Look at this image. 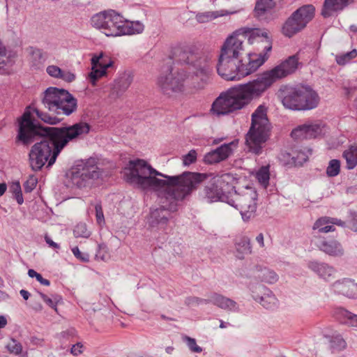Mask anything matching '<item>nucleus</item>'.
<instances>
[{
  "label": "nucleus",
  "instance_id": "nucleus-1",
  "mask_svg": "<svg viewBox=\"0 0 357 357\" xmlns=\"http://www.w3.org/2000/svg\"><path fill=\"white\" fill-rule=\"evenodd\" d=\"M126 181L137 188L156 195L171 203L183 200L206 180L201 196L207 202H228L230 195L224 193L205 174L185 172L176 176L162 174L141 159L130 160L123 170Z\"/></svg>",
  "mask_w": 357,
  "mask_h": 357
},
{
  "label": "nucleus",
  "instance_id": "nucleus-2",
  "mask_svg": "<svg viewBox=\"0 0 357 357\" xmlns=\"http://www.w3.org/2000/svg\"><path fill=\"white\" fill-rule=\"evenodd\" d=\"M33 113L43 121L50 125L59 123L61 119L29 106L20 119L17 135L19 141L24 144H29L36 137H43L40 142L31 147L29 155L30 166L35 172L40 170L46 162L47 167H51L70 141L86 135L90 131L91 126L86 122L60 128L43 127L35 121Z\"/></svg>",
  "mask_w": 357,
  "mask_h": 357
},
{
  "label": "nucleus",
  "instance_id": "nucleus-3",
  "mask_svg": "<svg viewBox=\"0 0 357 357\" xmlns=\"http://www.w3.org/2000/svg\"><path fill=\"white\" fill-rule=\"evenodd\" d=\"M297 55L257 76L252 80L238 84L222 93L213 102L211 112L217 116L227 115L247 107L253 100L261 98L276 82L296 71L299 65Z\"/></svg>",
  "mask_w": 357,
  "mask_h": 357
},
{
  "label": "nucleus",
  "instance_id": "nucleus-4",
  "mask_svg": "<svg viewBox=\"0 0 357 357\" xmlns=\"http://www.w3.org/2000/svg\"><path fill=\"white\" fill-rule=\"evenodd\" d=\"M267 59L266 53L248 54L245 58L219 56L217 72L225 80H240L255 73Z\"/></svg>",
  "mask_w": 357,
  "mask_h": 357
},
{
  "label": "nucleus",
  "instance_id": "nucleus-5",
  "mask_svg": "<svg viewBox=\"0 0 357 357\" xmlns=\"http://www.w3.org/2000/svg\"><path fill=\"white\" fill-rule=\"evenodd\" d=\"M267 114L268 107L264 104L259 105L251 115V126L245 135L248 151L256 155L261 153L269 137L271 126Z\"/></svg>",
  "mask_w": 357,
  "mask_h": 357
},
{
  "label": "nucleus",
  "instance_id": "nucleus-6",
  "mask_svg": "<svg viewBox=\"0 0 357 357\" xmlns=\"http://www.w3.org/2000/svg\"><path fill=\"white\" fill-rule=\"evenodd\" d=\"M280 96L284 107L291 110H310L319 102L318 93L310 86L285 87Z\"/></svg>",
  "mask_w": 357,
  "mask_h": 357
},
{
  "label": "nucleus",
  "instance_id": "nucleus-7",
  "mask_svg": "<svg viewBox=\"0 0 357 357\" xmlns=\"http://www.w3.org/2000/svg\"><path fill=\"white\" fill-rule=\"evenodd\" d=\"M181 60L191 65L195 70L196 79L199 78L200 79L194 87L196 89H204L207 84L212 72L211 56L208 53L198 52L195 46L190 45L185 47L181 54Z\"/></svg>",
  "mask_w": 357,
  "mask_h": 357
},
{
  "label": "nucleus",
  "instance_id": "nucleus-8",
  "mask_svg": "<svg viewBox=\"0 0 357 357\" xmlns=\"http://www.w3.org/2000/svg\"><path fill=\"white\" fill-rule=\"evenodd\" d=\"M45 107L57 114L70 115L77 108V99L67 90L49 87L42 100Z\"/></svg>",
  "mask_w": 357,
  "mask_h": 357
},
{
  "label": "nucleus",
  "instance_id": "nucleus-9",
  "mask_svg": "<svg viewBox=\"0 0 357 357\" xmlns=\"http://www.w3.org/2000/svg\"><path fill=\"white\" fill-rule=\"evenodd\" d=\"M100 175L98 160L91 157L76 162L72 168L70 179L74 185L82 188L92 185Z\"/></svg>",
  "mask_w": 357,
  "mask_h": 357
},
{
  "label": "nucleus",
  "instance_id": "nucleus-10",
  "mask_svg": "<svg viewBox=\"0 0 357 357\" xmlns=\"http://www.w3.org/2000/svg\"><path fill=\"white\" fill-rule=\"evenodd\" d=\"M106 20L108 21L107 36H121L141 33L144 26L139 21H128L116 10H106Z\"/></svg>",
  "mask_w": 357,
  "mask_h": 357
},
{
  "label": "nucleus",
  "instance_id": "nucleus-11",
  "mask_svg": "<svg viewBox=\"0 0 357 357\" xmlns=\"http://www.w3.org/2000/svg\"><path fill=\"white\" fill-rule=\"evenodd\" d=\"M312 5H305L295 10L284 22L282 32L289 38L303 29L314 16Z\"/></svg>",
  "mask_w": 357,
  "mask_h": 357
},
{
  "label": "nucleus",
  "instance_id": "nucleus-12",
  "mask_svg": "<svg viewBox=\"0 0 357 357\" xmlns=\"http://www.w3.org/2000/svg\"><path fill=\"white\" fill-rule=\"evenodd\" d=\"M228 200V204L240 211L244 221L254 217L257 210V193L252 188H247L243 194H238L234 190Z\"/></svg>",
  "mask_w": 357,
  "mask_h": 357
},
{
  "label": "nucleus",
  "instance_id": "nucleus-13",
  "mask_svg": "<svg viewBox=\"0 0 357 357\" xmlns=\"http://www.w3.org/2000/svg\"><path fill=\"white\" fill-rule=\"evenodd\" d=\"M185 74L184 72H177L161 75L158 79V85L163 93L171 96L174 93L182 92L184 89Z\"/></svg>",
  "mask_w": 357,
  "mask_h": 357
},
{
  "label": "nucleus",
  "instance_id": "nucleus-14",
  "mask_svg": "<svg viewBox=\"0 0 357 357\" xmlns=\"http://www.w3.org/2000/svg\"><path fill=\"white\" fill-rule=\"evenodd\" d=\"M238 31L242 32V37H248V41L251 45L263 43L264 50L259 54L266 53L268 56V52L272 50V38L268 29L243 28Z\"/></svg>",
  "mask_w": 357,
  "mask_h": 357
},
{
  "label": "nucleus",
  "instance_id": "nucleus-15",
  "mask_svg": "<svg viewBox=\"0 0 357 357\" xmlns=\"http://www.w3.org/2000/svg\"><path fill=\"white\" fill-rule=\"evenodd\" d=\"M172 218L171 211L164 206L151 208L146 218L149 228L155 231H165Z\"/></svg>",
  "mask_w": 357,
  "mask_h": 357
},
{
  "label": "nucleus",
  "instance_id": "nucleus-16",
  "mask_svg": "<svg viewBox=\"0 0 357 357\" xmlns=\"http://www.w3.org/2000/svg\"><path fill=\"white\" fill-rule=\"evenodd\" d=\"M238 141L234 140L229 143L223 144L217 149L207 153L204 160L207 164H215L227 160L236 149Z\"/></svg>",
  "mask_w": 357,
  "mask_h": 357
},
{
  "label": "nucleus",
  "instance_id": "nucleus-17",
  "mask_svg": "<svg viewBox=\"0 0 357 357\" xmlns=\"http://www.w3.org/2000/svg\"><path fill=\"white\" fill-rule=\"evenodd\" d=\"M315 237V245L318 249L333 257H341L344 255V250L340 241L334 238Z\"/></svg>",
  "mask_w": 357,
  "mask_h": 357
},
{
  "label": "nucleus",
  "instance_id": "nucleus-18",
  "mask_svg": "<svg viewBox=\"0 0 357 357\" xmlns=\"http://www.w3.org/2000/svg\"><path fill=\"white\" fill-rule=\"evenodd\" d=\"M113 62L108 56L101 52L98 55H93L91 58L92 71L89 74V79L93 85L96 84L97 79L106 74V70L112 66Z\"/></svg>",
  "mask_w": 357,
  "mask_h": 357
},
{
  "label": "nucleus",
  "instance_id": "nucleus-19",
  "mask_svg": "<svg viewBox=\"0 0 357 357\" xmlns=\"http://www.w3.org/2000/svg\"><path fill=\"white\" fill-rule=\"evenodd\" d=\"M243 40L236 35L229 37L221 47L220 57L240 58L243 49Z\"/></svg>",
  "mask_w": 357,
  "mask_h": 357
},
{
  "label": "nucleus",
  "instance_id": "nucleus-20",
  "mask_svg": "<svg viewBox=\"0 0 357 357\" xmlns=\"http://www.w3.org/2000/svg\"><path fill=\"white\" fill-rule=\"evenodd\" d=\"M333 291L337 294L350 298H357V284L349 278H343L333 282L331 286Z\"/></svg>",
  "mask_w": 357,
  "mask_h": 357
},
{
  "label": "nucleus",
  "instance_id": "nucleus-21",
  "mask_svg": "<svg viewBox=\"0 0 357 357\" xmlns=\"http://www.w3.org/2000/svg\"><path fill=\"white\" fill-rule=\"evenodd\" d=\"M307 266L321 278L326 281L333 280L336 273V270L333 266L324 262L312 261L308 263Z\"/></svg>",
  "mask_w": 357,
  "mask_h": 357
},
{
  "label": "nucleus",
  "instance_id": "nucleus-22",
  "mask_svg": "<svg viewBox=\"0 0 357 357\" xmlns=\"http://www.w3.org/2000/svg\"><path fill=\"white\" fill-rule=\"evenodd\" d=\"M210 178L218 188L222 189V191H224V193L229 195L233 194L231 191H234V184L235 183L236 178L232 174H218Z\"/></svg>",
  "mask_w": 357,
  "mask_h": 357
},
{
  "label": "nucleus",
  "instance_id": "nucleus-23",
  "mask_svg": "<svg viewBox=\"0 0 357 357\" xmlns=\"http://www.w3.org/2000/svg\"><path fill=\"white\" fill-rule=\"evenodd\" d=\"M354 0H325L321 10V15L324 17L331 16L334 13L342 10Z\"/></svg>",
  "mask_w": 357,
  "mask_h": 357
},
{
  "label": "nucleus",
  "instance_id": "nucleus-24",
  "mask_svg": "<svg viewBox=\"0 0 357 357\" xmlns=\"http://www.w3.org/2000/svg\"><path fill=\"white\" fill-rule=\"evenodd\" d=\"M209 303H213L218 307L227 310L238 309L236 301L217 293H212L209 295Z\"/></svg>",
  "mask_w": 357,
  "mask_h": 357
},
{
  "label": "nucleus",
  "instance_id": "nucleus-25",
  "mask_svg": "<svg viewBox=\"0 0 357 357\" xmlns=\"http://www.w3.org/2000/svg\"><path fill=\"white\" fill-rule=\"evenodd\" d=\"M276 0H257L255 13L259 20L266 18V15L275 6Z\"/></svg>",
  "mask_w": 357,
  "mask_h": 357
},
{
  "label": "nucleus",
  "instance_id": "nucleus-26",
  "mask_svg": "<svg viewBox=\"0 0 357 357\" xmlns=\"http://www.w3.org/2000/svg\"><path fill=\"white\" fill-rule=\"evenodd\" d=\"M256 276L261 281L268 284H274L278 280L276 273L266 267L257 266L255 267Z\"/></svg>",
  "mask_w": 357,
  "mask_h": 357
},
{
  "label": "nucleus",
  "instance_id": "nucleus-27",
  "mask_svg": "<svg viewBox=\"0 0 357 357\" xmlns=\"http://www.w3.org/2000/svg\"><path fill=\"white\" fill-rule=\"evenodd\" d=\"M132 79L130 76L125 75L115 81L112 89V94L116 97H120L129 88Z\"/></svg>",
  "mask_w": 357,
  "mask_h": 357
},
{
  "label": "nucleus",
  "instance_id": "nucleus-28",
  "mask_svg": "<svg viewBox=\"0 0 357 357\" xmlns=\"http://www.w3.org/2000/svg\"><path fill=\"white\" fill-rule=\"evenodd\" d=\"M106 10L99 12L93 15L90 20L91 25L106 35L107 29L108 21L106 20Z\"/></svg>",
  "mask_w": 357,
  "mask_h": 357
},
{
  "label": "nucleus",
  "instance_id": "nucleus-29",
  "mask_svg": "<svg viewBox=\"0 0 357 357\" xmlns=\"http://www.w3.org/2000/svg\"><path fill=\"white\" fill-rule=\"evenodd\" d=\"M29 61L32 68L39 69L43 66L45 61V57L41 50L31 47L29 52Z\"/></svg>",
  "mask_w": 357,
  "mask_h": 357
},
{
  "label": "nucleus",
  "instance_id": "nucleus-30",
  "mask_svg": "<svg viewBox=\"0 0 357 357\" xmlns=\"http://www.w3.org/2000/svg\"><path fill=\"white\" fill-rule=\"evenodd\" d=\"M338 319L342 324L349 327L357 328V314H355L345 309L338 310Z\"/></svg>",
  "mask_w": 357,
  "mask_h": 357
},
{
  "label": "nucleus",
  "instance_id": "nucleus-31",
  "mask_svg": "<svg viewBox=\"0 0 357 357\" xmlns=\"http://www.w3.org/2000/svg\"><path fill=\"white\" fill-rule=\"evenodd\" d=\"M253 298L255 301H259L261 305L266 309L273 310L277 307L278 300L275 295L269 291L267 294H264L261 296H255Z\"/></svg>",
  "mask_w": 357,
  "mask_h": 357
},
{
  "label": "nucleus",
  "instance_id": "nucleus-32",
  "mask_svg": "<svg viewBox=\"0 0 357 357\" xmlns=\"http://www.w3.org/2000/svg\"><path fill=\"white\" fill-rule=\"evenodd\" d=\"M342 156L346 160L347 168L348 169H354L357 165V144L345 150Z\"/></svg>",
  "mask_w": 357,
  "mask_h": 357
},
{
  "label": "nucleus",
  "instance_id": "nucleus-33",
  "mask_svg": "<svg viewBox=\"0 0 357 357\" xmlns=\"http://www.w3.org/2000/svg\"><path fill=\"white\" fill-rule=\"evenodd\" d=\"M236 249L238 253V258L242 259L245 255L250 254V240L247 236L241 237L236 243Z\"/></svg>",
  "mask_w": 357,
  "mask_h": 357
},
{
  "label": "nucleus",
  "instance_id": "nucleus-34",
  "mask_svg": "<svg viewBox=\"0 0 357 357\" xmlns=\"http://www.w3.org/2000/svg\"><path fill=\"white\" fill-rule=\"evenodd\" d=\"M227 14L225 10L208 11L197 14L196 19L199 23H206L218 17L225 16Z\"/></svg>",
  "mask_w": 357,
  "mask_h": 357
},
{
  "label": "nucleus",
  "instance_id": "nucleus-35",
  "mask_svg": "<svg viewBox=\"0 0 357 357\" xmlns=\"http://www.w3.org/2000/svg\"><path fill=\"white\" fill-rule=\"evenodd\" d=\"M328 337L329 338L330 348L333 351H342L347 347V342L340 335L337 334Z\"/></svg>",
  "mask_w": 357,
  "mask_h": 357
},
{
  "label": "nucleus",
  "instance_id": "nucleus-36",
  "mask_svg": "<svg viewBox=\"0 0 357 357\" xmlns=\"http://www.w3.org/2000/svg\"><path fill=\"white\" fill-rule=\"evenodd\" d=\"M256 177L259 183L264 187L267 188L269 184L270 172L269 166H263L257 172Z\"/></svg>",
  "mask_w": 357,
  "mask_h": 357
},
{
  "label": "nucleus",
  "instance_id": "nucleus-37",
  "mask_svg": "<svg viewBox=\"0 0 357 357\" xmlns=\"http://www.w3.org/2000/svg\"><path fill=\"white\" fill-rule=\"evenodd\" d=\"M357 56V50L356 49L352 50L347 53L337 54L335 56V61L338 65L344 66L352 59Z\"/></svg>",
  "mask_w": 357,
  "mask_h": 357
},
{
  "label": "nucleus",
  "instance_id": "nucleus-38",
  "mask_svg": "<svg viewBox=\"0 0 357 357\" xmlns=\"http://www.w3.org/2000/svg\"><path fill=\"white\" fill-rule=\"evenodd\" d=\"M340 172V161L337 159L331 160L326 168V174L328 177L337 176Z\"/></svg>",
  "mask_w": 357,
  "mask_h": 357
},
{
  "label": "nucleus",
  "instance_id": "nucleus-39",
  "mask_svg": "<svg viewBox=\"0 0 357 357\" xmlns=\"http://www.w3.org/2000/svg\"><path fill=\"white\" fill-rule=\"evenodd\" d=\"M322 132V128L318 123L306 124L307 139L316 138Z\"/></svg>",
  "mask_w": 357,
  "mask_h": 357
},
{
  "label": "nucleus",
  "instance_id": "nucleus-40",
  "mask_svg": "<svg viewBox=\"0 0 357 357\" xmlns=\"http://www.w3.org/2000/svg\"><path fill=\"white\" fill-rule=\"evenodd\" d=\"M10 190L15 198L18 204H22L24 199L22 196L21 185L19 181L13 182L10 187Z\"/></svg>",
  "mask_w": 357,
  "mask_h": 357
},
{
  "label": "nucleus",
  "instance_id": "nucleus-41",
  "mask_svg": "<svg viewBox=\"0 0 357 357\" xmlns=\"http://www.w3.org/2000/svg\"><path fill=\"white\" fill-rule=\"evenodd\" d=\"M74 236L76 238H88L90 236L91 233L87 229V227L85 223H79L77 224L74 230H73Z\"/></svg>",
  "mask_w": 357,
  "mask_h": 357
},
{
  "label": "nucleus",
  "instance_id": "nucleus-42",
  "mask_svg": "<svg viewBox=\"0 0 357 357\" xmlns=\"http://www.w3.org/2000/svg\"><path fill=\"white\" fill-rule=\"evenodd\" d=\"M6 348L10 354L19 355L22 351V345L14 338H11L6 345Z\"/></svg>",
  "mask_w": 357,
  "mask_h": 357
},
{
  "label": "nucleus",
  "instance_id": "nucleus-43",
  "mask_svg": "<svg viewBox=\"0 0 357 357\" xmlns=\"http://www.w3.org/2000/svg\"><path fill=\"white\" fill-rule=\"evenodd\" d=\"M306 124L301 125L294 128L291 132V136L295 139L301 140L307 139Z\"/></svg>",
  "mask_w": 357,
  "mask_h": 357
},
{
  "label": "nucleus",
  "instance_id": "nucleus-44",
  "mask_svg": "<svg viewBox=\"0 0 357 357\" xmlns=\"http://www.w3.org/2000/svg\"><path fill=\"white\" fill-rule=\"evenodd\" d=\"M185 303L188 306H197L202 304H208L209 297L206 299L201 298L196 296H190L186 298Z\"/></svg>",
  "mask_w": 357,
  "mask_h": 357
},
{
  "label": "nucleus",
  "instance_id": "nucleus-45",
  "mask_svg": "<svg viewBox=\"0 0 357 357\" xmlns=\"http://www.w3.org/2000/svg\"><path fill=\"white\" fill-rule=\"evenodd\" d=\"M183 341L186 343L192 352L201 353L202 351V348L197 344L196 340L195 338L185 336L183 337Z\"/></svg>",
  "mask_w": 357,
  "mask_h": 357
},
{
  "label": "nucleus",
  "instance_id": "nucleus-46",
  "mask_svg": "<svg viewBox=\"0 0 357 357\" xmlns=\"http://www.w3.org/2000/svg\"><path fill=\"white\" fill-rule=\"evenodd\" d=\"M197 160V152L195 150H190L188 153L183 156V163L185 166L190 165Z\"/></svg>",
  "mask_w": 357,
  "mask_h": 357
},
{
  "label": "nucleus",
  "instance_id": "nucleus-47",
  "mask_svg": "<svg viewBox=\"0 0 357 357\" xmlns=\"http://www.w3.org/2000/svg\"><path fill=\"white\" fill-rule=\"evenodd\" d=\"M37 178L34 176H31L24 183V189L26 192H31L36 186Z\"/></svg>",
  "mask_w": 357,
  "mask_h": 357
},
{
  "label": "nucleus",
  "instance_id": "nucleus-48",
  "mask_svg": "<svg viewBox=\"0 0 357 357\" xmlns=\"http://www.w3.org/2000/svg\"><path fill=\"white\" fill-rule=\"evenodd\" d=\"M72 252L74 256L82 262H88L89 261V255L85 252H82L79 248L75 246L72 248Z\"/></svg>",
  "mask_w": 357,
  "mask_h": 357
},
{
  "label": "nucleus",
  "instance_id": "nucleus-49",
  "mask_svg": "<svg viewBox=\"0 0 357 357\" xmlns=\"http://www.w3.org/2000/svg\"><path fill=\"white\" fill-rule=\"evenodd\" d=\"M96 210V217L97 223L99 225H102L105 224V217L103 214L102 208L100 204H96L95 206Z\"/></svg>",
  "mask_w": 357,
  "mask_h": 357
},
{
  "label": "nucleus",
  "instance_id": "nucleus-50",
  "mask_svg": "<svg viewBox=\"0 0 357 357\" xmlns=\"http://www.w3.org/2000/svg\"><path fill=\"white\" fill-rule=\"evenodd\" d=\"M96 257L102 261H106L108 259L109 255L107 252V248L105 245L102 244L98 245V250Z\"/></svg>",
  "mask_w": 357,
  "mask_h": 357
},
{
  "label": "nucleus",
  "instance_id": "nucleus-51",
  "mask_svg": "<svg viewBox=\"0 0 357 357\" xmlns=\"http://www.w3.org/2000/svg\"><path fill=\"white\" fill-rule=\"evenodd\" d=\"M329 224V220L328 217L324 216L319 218L316 220V222L314 223V225L312 227V229L314 231H317V233L320 230L321 227H324L326 225Z\"/></svg>",
  "mask_w": 357,
  "mask_h": 357
},
{
  "label": "nucleus",
  "instance_id": "nucleus-52",
  "mask_svg": "<svg viewBox=\"0 0 357 357\" xmlns=\"http://www.w3.org/2000/svg\"><path fill=\"white\" fill-rule=\"evenodd\" d=\"M349 227L354 231L357 232V213L355 211H349Z\"/></svg>",
  "mask_w": 357,
  "mask_h": 357
},
{
  "label": "nucleus",
  "instance_id": "nucleus-53",
  "mask_svg": "<svg viewBox=\"0 0 357 357\" xmlns=\"http://www.w3.org/2000/svg\"><path fill=\"white\" fill-rule=\"evenodd\" d=\"M46 70L50 76L55 78H59L61 73H62V70L59 67L54 65L49 66Z\"/></svg>",
  "mask_w": 357,
  "mask_h": 357
},
{
  "label": "nucleus",
  "instance_id": "nucleus-54",
  "mask_svg": "<svg viewBox=\"0 0 357 357\" xmlns=\"http://www.w3.org/2000/svg\"><path fill=\"white\" fill-rule=\"evenodd\" d=\"M39 294L41 297V298L43 300L44 302H45L50 307L54 308L55 310H56V302L55 301L57 299L58 296L54 297V300L48 298L45 294L43 293L39 292Z\"/></svg>",
  "mask_w": 357,
  "mask_h": 357
},
{
  "label": "nucleus",
  "instance_id": "nucleus-55",
  "mask_svg": "<svg viewBox=\"0 0 357 357\" xmlns=\"http://www.w3.org/2000/svg\"><path fill=\"white\" fill-rule=\"evenodd\" d=\"M75 78V75L69 71H63L62 73H61L59 79H61L66 82H73Z\"/></svg>",
  "mask_w": 357,
  "mask_h": 357
},
{
  "label": "nucleus",
  "instance_id": "nucleus-56",
  "mask_svg": "<svg viewBox=\"0 0 357 357\" xmlns=\"http://www.w3.org/2000/svg\"><path fill=\"white\" fill-rule=\"evenodd\" d=\"M329 224L336 225L342 227H346L347 223L344 221L335 218L328 217Z\"/></svg>",
  "mask_w": 357,
  "mask_h": 357
},
{
  "label": "nucleus",
  "instance_id": "nucleus-57",
  "mask_svg": "<svg viewBox=\"0 0 357 357\" xmlns=\"http://www.w3.org/2000/svg\"><path fill=\"white\" fill-rule=\"evenodd\" d=\"M83 345L81 343L74 344L71 348V354L74 356H77L82 353V348Z\"/></svg>",
  "mask_w": 357,
  "mask_h": 357
},
{
  "label": "nucleus",
  "instance_id": "nucleus-58",
  "mask_svg": "<svg viewBox=\"0 0 357 357\" xmlns=\"http://www.w3.org/2000/svg\"><path fill=\"white\" fill-rule=\"evenodd\" d=\"M45 241L47 243V244L49 245L50 247H52L54 249H59L60 248L59 245L56 243L54 242L49 236H45Z\"/></svg>",
  "mask_w": 357,
  "mask_h": 357
},
{
  "label": "nucleus",
  "instance_id": "nucleus-59",
  "mask_svg": "<svg viewBox=\"0 0 357 357\" xmlns=\"http://www.w3.org/2000/svg\"><path fill=\"white\" fill-rule=\"evenodd\" d=\"M335 230L333 225H326L324 227H321L317 234L328 233L329 231H334Z\"/></svg>",
  "mask_w": 357,
  "mask_h": 357
},
{
  "label": "nucleus",
  "instance_id": "nucleus-60",
  "mask_svg": "<svg viewBox=\"0 0 357 357\" xmlns=\"http://www.w3.org/2000/svg\"><path fill=\"white\" fill-rule=\"evenodd\" d=\"M36 280L43 285L49 286L50 284V282L48 280L43 278L40 274L38 275Z\"/></svg>",
  "mask_w": 357,
  "mask_h": 357
},
{
  "label": "nucleus",
  "instance_id": "nucleus-61",
  "mask_svg": "<svg viewBox=\"0 0 357 357\" xmlns=\"http://www.w3.org/2000/svg\"><path fill=\"white\" fill-rule=\"evenodd\" d=\"M256 241L259 244L260 247L263 248L264 246L263 234L260 233L258 234V236L256 237Z\"/></svg>",
  "mask_w": 357,
  "mask_h": 357
},
{
  "label": "nucleus",
  "instance_id": "nucleus-62",
  "mask_svg": "<svg viewBox=\"0 0 357 357\" xmlns=\"http://www.w3.org/2000/svg\"><path fill=\"white\" fill-rule=\"evenodd\" d=\"M20 294L24 300H28L30 296L29 292L24 289L20 290Z\"/></svg>",
  "mask_w": 357,
  "mask_h": 357
},
{
  "label": "nucleus",
  "instance_id": "nucleus-63",
  "mask_svg": "<svg viewBox=\"0 0 357 357\" xmlns=\"http://www.w3.org/2000/svg\"><path fill=\"white\" fill-rule=\"evenodd\" d=\"M6 59L0 57V73H3L5 70L4 66H6Z\"/></svg>",
  "mask_w": 357,
  "mask_h": 357
},
{
  "label": "nucleus",
  "instance_id": "nucleus-64",
  "mask_svg": "<svg viewBox=\"0 0 357 357\" xmlns=\"http://www.w3.org/2000/svg\"><path fill=\"white\" fill-rule=\"evenodd\" d=\"M40 273H37L36 271H34L33 269H29L28 271V275L30 277V278H36V279H37V277L38 275H39Z\"/></svg>",
  "mask_w": 357,
  "mask_h": 357
}]
</instances>
